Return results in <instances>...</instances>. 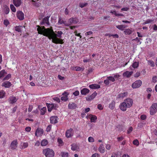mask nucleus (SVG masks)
I'll use <instances>...</instances> for the list:
<instances>
[{
    "instance_id": "obj_43",
    "label": "nucleus",
    "mask_w": 157,
    "mask_h": 157,
    "mask_svg": "<svg viewBox=\"0 0 157 157\" xmlns=\"http://www.w3.org/2000/svg\"><path fill=\"white\" fill-rule=\"evenodd\" d=\"M68 23H67V24H70L69 25H71V24L72 23H74L75 22L74 19L73 18H71L68 21Z\"/></svg>"
},
{
    "instance_id": "obj_2",
    "label": "nucleus",
    "mask_w": 157,
    "mask_h": 157,
    "mask_svg": "<svg viewBox=\"0 0 157 157\" xmlns=\"http://www.w3.org/2000/svg\"><path fill=\"white\" fill-rule=\"evenodd\" d=\"M43 153L46 157H54L55 154L53 150L49 148L44 149Z\"/></svg>"
},
{
    "instance_id": "obj_64",
    "label": "nucleus",
    "mask_w": 157,
    "mask_h": 157,
    "mask_svg": "<svg viewBox=\"0 0 157 157\" xmlns=\"http://www.w3.org/2000/svg\"><path fill=\"white\" fill-rule=\"evenodd\" d=\"M92 33H93V32L92 31H90L88 32H86L85 33V35L86 36H87V35H90L91 34H92Z\"/></svg>"
},
{
    "instance_id": "obj_17",
    "label": "nucleus",
    "mask_w": 157,
    "mask_h": 157,
    "mask_svg": "<svg viewBox=\"0 0 157 157\" xmlns=\"http://www.w3.org/2000/svg\"><path fill=\"white\" fill-rule=\"evenodd\" d=\"M77 105L75 103L70 102L68 105V108L70 109H75Z\"/></svg>"
},
{
    "instance_id": "obj_55",
    "label": "nucleus",
    "mask_w": 157,
    "mask_h": 157,
    "mask_svg": "<svg viewBox=\"0 0 157 157\" xmlns=\"http://www.w3.org/2000/svg\"><path fill=\"white\" fill-rule=\"evenodd\" d=\"M152 82H157V76H154L153 77L152 79Z\"/></svg>"
},
{
    "instance_id": "obj_63",
    "label": "nucleus",
    "mask_w": 157,
    "mask_h": 157,
    "mask_svg": "<svg viewBox=\"0 0 157 157\" xmlns=\"http://www.w3.org/2000/svg\"><path fill=\"white\" fill-rule=\"evenodd\" d=\"M31 128L29 127H27L25 128V130L27 132H30L31 130Z\"/></svg>"
},
{
    "instance_id": "obj_14",
    "label": "nucleus",
    "mask_w": 157,
    "mask_h": 157,
    "mask_svg": "<svg viewBox=\"0 0 157 157\" xmlns=\"http://www.w3.org/2000/svg\"><path fill=\"white\" fill-rule=\"evenodd\" d=\"M58 118L56 116H52L50 119V122L52 124H56L58 122Z\"/></svg>"
},
{
    "instance_id": "obj_60",
    "label": "nucleus",
    "mask_w": 157,
    "mask_h": 157,
    "mask_svg": "<svg viewBox=\"0 0 157 157\" xmlns=\"http://www.w3.org/2000/svg\"><path fill=\"white\" fill-rule=\"evenodd\" d=\"M33 109V107L32 105H30L29 106V107L28 109V111L30 112L32 111Z\"/></svg>"
},
{
    "instance_id": "obj_32",
    "label": "nucleus",
    "mask_w": 157,
    "mask_h": 157,
    "mask_svg": "<svg viewBox=\"0 0 157 157\" xmlns=\"http://www.w3.org/2000/svg\"><path fill=\"white\" fill-rule=\"evenodd\" d=\"M6 93L3 90H0V98H3L5 96Z\"/></svg>"
},
{
    "instance_id": "obj_7",
    "label": "nucleus",
    "mask_w": 157,
    "mask_h": 157,
    "mask_svg": "<svg viewBox=\"0 0 157 157\" xmlns=\"http://www.w3.org/2000/svg\"><path fill=\"white\" fill-rule=\"evenodd\" d=\"M119 107L120 109L123 111H126L128 108H129L124 101L120 104Z\"/></svg>"
},
{
    "instance_id": "obj_57",
    "label": "nucleus",
    "mask_w": 157,
    "mask_h": 157,
    "mask_svg": "<svg viewBox=\"0 0 157 157\" xmlns=\"http://www.w3.org/2000/svg\"><path fill=\"white\" fill-rule=\"evenodd\" d=\"M76 71H80L82 70V68L79 67H75Z\"/></svg>"
},
{
    "instance_id": "obj_50",
    "label": "nucleus",
    "mask_w": 157,
    "mask_h": 157,
    "mask_svg": "<svg viewBox=\"0 0 157 157\" xmlns=\"http://www.w3.org/2000/svg\"><path fill=\"white\" fill-rule=\"evenodd\" d=\"M53 99L55 101H56L58 102H60V99L57 97H54L53 98Z\"/></svg>"
},
{
    "instance_id": "obj_47",
    "label": "nucleus",
    "mask_w": 157,
    "mask_h": 157,
    "mask_svg": "<svg viewBox=\"0 0 157 157\" xmlns=\"http://www.w3.org/2000/svg\"><path fill=\"white\" fill-rule=\"evenodd\" d=\"M52 128V126L51 125H48L46 128V131L48 132L50 131Z\"/></svg>"
},
{
    "instance_id": "obj_24",
    "label": "nucleus",
    "mask_w": 157,
    "mask_h": 157,
    "mask_svg": "<svg viewBox=\"0 0 157 157\" xmlns=\"http://www.w3.org/2000/svg\"><path fill=\"white\" fill-rule=\"evenodd\" d=\"M9 100L10 103L13 104L17 101V98L15 97L10 96L9 98Z\"/></svg>"
},
{
    "instance_id": "obj_21",
    "label": "nucleus",
    "mask_w": 157,
    "mask_h": 157,
    "mask_svg": "<svg viewBox=\"0 0 157 157\" xmlns=\"http://www.w3.org/2000/svg\"><path fill=\"white\" fill-rule=\"evenodd\" d=\"M90 92V90L86 88H84L81 91V93L82 95H86Z\"/></svg>"
},
{
    "instance_id": "obj_53",
    "label": "nucleus",
    "mask_w": 157,
    "mask_h": 157,
    "mask_svg": "<svg viewBox=\"0 0 157 157\" xmlns=\"http://www.w3.org/2000/svg\"><path fill=\"white\" fill-rule=\"evenodd\" d=\"M140 72H137L134 74V77L136 78H137L140 76Z\"/></svg>"
},
{
    "instance_id": "obj_58",
    "label": "nucleus",
    "mask_w": 157,
    "mask_h": 157,
    "mask_svg": "<svg viewBox=\"0 0 157 157\" xmlns=\"http://www.w3.org/2000/svg\"><path fill=\"white\" fill-rule=\"evenodd\" d=\"M91 157H100V156L98 154L96 153L93 154Z\"/></svg>"
},
{
    "instance_id": "obj_4",
    "label": "nucleus",
    "mask_w": 157,
    "mask_h": 157,
    "mask_svg": "<svg viewBox=\"0 0 157 157\" xmlns=\"http://www.w3.org/2000/svg\"><path fill=\"white\" fill-rule=\"evenodd\" d=\"M124 101L126 103L128 106L130 108L132 105L133 103V101L132 99L128 98L124 100Z\"/></svg>"
},
{
    "instance_id": "obj_9",
    "label": "nucleus",
    "mask_w": 157,
    "mask_h": 157,
    "mask_svg": "<svg viewBox=\"0 0 157 157\" xmlns=\"http://www.w3.org/2000/svg\"><path fill=\"white\" fill-rule=\"evenodd\" d=\"M74 134V131L73 129L70 128L67 130L66 132V136L67 138H69L73 136Z\"/></svg>"
},
{
    "instance_id": "obj_16",
    "label": "nucleus",
    "mask_w": 157,
    "mask_h": 157,
    "mask_svg": "<svg viewBox=\"0 0 157 157\" xmlns=\"http://www.w3.org/2000/svg\"><path fill=\"white\" fill-rule=\"evenodd\" d=\"M58 24L59 25L64 24L66 26H68L70 25L69 24H67L66 21H64L61 17H59Z\"/></svg>"
},
{
    "instance_id": "obj_30",
    "label": "nucleus",
    "mask_w": 157,
    "mask_h": 157,
    "mask_svg": "<svg viewBox=\"0 0 157 157\" xmlns=\"http://www.w3.org/2000/svg\"><path fill=\"white\" fill-rule=\"evenodd\" d=\"M48 18L49 17H45L43 20L42 23V24L43 25V24L46 23L47 25H48Z\"/></svg>"
},
{
    "instance_id": "obj_41",
    "label": "nucleus",
    "mask_w": 157,
    "mask_h": 157,
    "mask_svg": "<svg viewBox=\"0 0 157 157\" xmlns=\"http://www.w3.org/2000/svg\"><path fill=\"white\" fill-rule=\"evenodd\" d=\"M61 99L62 101H66L68 100V98L66 96H63L61 98Z\"/></svg>"
},
{
    "instance_id": "obj_44",
    "label": "nucleus",
    "mask_w": 157,
    "mask_h": 157,
    "mask_svg": "<svg viewBox=\"0 0 157 157\" xmlns=\"http://www.w3.org/2000/svg\"><path fill=\"white\" fill-rule=\"evenodd\" d=\"M62 157H68V153L67 152H63L61 153Z\"/></svg>"
},
{
    "instance_id": "obj_5",
    "label": "nucleus",
    "mask_w": 157,
    "mask_h": 157,
    "mask_svg": "<svg viewBox=\"0 0 157 157\" xmlns=\"http://www.w3.org/2000/svg\"><path fill=\"white\" fill-rule=\"evenodd\" d=\"M107 78V79L104 81V83L106 85H109L110 83V82H113L115 80L114 77L113 76H108Z\"/></svg>"
},
{
    "instance_id": "obj_51",
    "label": "nucleus",
    "mask_w": 157,
    "mask_h": 157,
    "mask_svg": "<svg viewBox=\"0 0 157 157\" xmlns=\"http://www.w3.org/2000/svg\"><path fill=\"white\" fill-rule=\"evenodd\" d=\"M154 20L151 19H147L145 22V24H148L153 22L154 21Z\"/></svg>"
},
{
    "instance_id": "obj_36",
    "label": "nucleus",
    "mask_w": 157,
    "mask_h": 157,
    "mask_svg": "<svg viewBox=\"0 0 157 157\" xmlns=\"http://www.w3.org/2000/svg\"><path fill=\"white\" fill-rule=\"evenodd\" d=\"M46 111V108L44 107L41 109L40 114L42 115H44Z\"/></svg>"
},
{
    "instance_id": "obj_59",
    "label": "nucleus",
    "mask_w": 157,
    "mask_h": 157,
    "mask_svg": "<svg viewBox=\"0 0 157 157\" xmlns=\"http://www.w3.org/2000/svg\"><path fill=\"white\" fill-rule=\"evenodd\" d=\"M98 108L100 110H102L103 109V107L101 104H99L98 105Z\"/></svg>"
},
{
    "instance_id": "obj_37",
    "label": "nucleus",
    "mask_w": 157,
    "mask_h": 157,
    "mask_svg": "<svg viewBox=\"0 0 157 157\" xmlns=\"http://www.w3.org/2000/svg\"><path fill=\"white\" fill-rule=\"evenodd\" d=\"M5 13L6 14H8L10 12V9L7 6H5L4 8Z\"/></svg>"
},
{
    "instance_id": "obj_11",
    "label": "nucleus",
    "mask_w": 157,
    "mask_h": 157,
    "mask_svg": "<svg viewBox=\"0 0 157 157\" xmlns=\"http://www.w3.org/2000/svg\"><path fill=\"white\" fill-rule=\"evenodd\" d=\"M86 118L88 119H90V120L91 122H95L97 119V117L95 115H93L91 114H89L87 115Z\"/></svg>"
},
{
    "instance_id": "obj_22",
    "label": "nucleus",
    "mask_w": 157,
    "mask_h": 157,
    "mask_svg": "<svg viewBox=\"0 0 157 157\" xmlns=\"http://www.w3.org/2000/svg\"><path fill=\"white\" fill-rule=\"evenodd\" d=\"M13 2L14 5L17 7L19 6L21 3V0H13Z\"/></svg>"
},
{
    "instance_id": "obj_6",
    "label": "nucleus",
    "mask_w": 157,
    "mask_h": 157,
    "mask_svg": "<svg viewBox=\"0 0 157 157\" xmlns=\"http://www.w3.org/2000/svg\"><path fill=\"white\" fill-rule=\"evenodd\" d=\"M142 82L140 80H138L134 82L132 85L133 88H136L140 87L141 85Z\"/></svg>"
},
{
    "instance_id": "obj_54",
    "label": "nucleus",
    "mask_w": 157,
    "mask_h": 157,
    "mask_svg": "<svg viewBox=\"0 0 157 157\" xmlns=\"http://www.w3.org/2000/svg\"><path fill=\"white\" fill-rule=\"evenodd\" d=\"M88 141L90 142H93L94 141V139L91 137H89L88 139Z\"/></svg>"
},
{
    "instance_id": "obj_34",
    "label": "nucleus",
    "mask_w": 157,
    "mask_h": 157,
    "mask_svg": "<svg viewBox=\"0 0 157 157\" xmlns=\"http://www.w3.org/2000/svg\"><path fill=\"white\" fill-rule=\"evenodd\" d=\"M115 103L113 101H112L109 105V107L111 109H113L114 107Z\"/></svg>"
},
{
    "instance_id": "obj_26",
    "label": "nucleus",
    "mask_w": 157,
    "mask_h": 157,
    "mask_svg": "<svg viewBox=\"0 0 157 157\" xmlns=\"http://www.w3.org/2000/svg\"><path fill=\"white\" fill-rule=\"evenodd\" d=\"M98 150L99 152L102 153H104L105 151V148L103 144L100 145L98 148Z\"/></svg>"
},
{
    "instance_id": "obj_27",
    "label": "nucleus",
    "mask_w": 157,
    "mask_h": 157,
    "mask_svg": "<svg viewBox=\"0 0 157 157\" xmlns=\"http://www.w3.org/2000/svg\"><path fill=\"white\" fill-rule=\"evenodd\" d=\"M139 65V62H134L132 64V65L130 67V68L131 69H132V67H133L134 69H135L136 68H137Z\"/></svg>"
},
{
    "instance_id": "obj_1",
    "label": "nucleus",
    "mask_w": 157,
    "mask_h": 157,
    "mask_svg": "<svg viewBox=\"0 0 157 157\" xmlns=\"http://www.w3.org/2000/svg\"><path fill=\"white\" fill-rule=\"evenodd\" d=\"M38 28L37 30L38 33L42 34L44 36L48 37L49 39H52V42L55 44H63V40L60 39L62 38L63 32L61 31H58L57 34L55 33L52 29L49 28L45 29L44 26L40 27L37 25Z\"/></svg>"
},
{
    "instance_id": "obj_3",
    "label": "nucleus",
    "mask_w": 157,
    "mask_h": 157,
    "mask_svg": "<svg viewBox=\"0 0 157 157\" xmlns=\"http://www.w3.org/2000/svg\"><path fill=\"white\" fill-rule=\"evenodd\" d=\"M157 112V104H152L150 108V114L151 115L154 114Z\"/></svg>"
},
{
    "instance_id": "obj_8",
    "label": "nucleus",
    "mask_w": 157,
    "mask_h": 157,
    "mask_svg": "<svg viewBox=\"0 0 157 157\" xmlns=\"http://www.w3.org/2000/svg\"><path fill=\"white\" fill-rule=\"evenodd\" d=\"M44 133L43 129L41 128H37L35 134L36 136H41Z\"/></svg>"
},
{
    "instance_id": "obj_13",
    "label": "nucleus",
    "mask_w": 157,
    "mask_h": 157,
    "mask_svg": "<svg viewBox=\"0 0 157 157\" xmlns=\"http://www.w3.org/2000/svg\"><path fill=\"white\" fill-rule=\"evenodd\" d=\"M17 140L13 141L10 144V147L12 149H15L17 147Z\"/></svg>"
},
{
    "instance_id": "obj_31",
    "label": "nucleus",
    "mask_w": 157,
    "mask_h": 157,
    "mask_svg": "<svg viewBox=\"0 0 157 157\" xmlns=\"http://www.w3.org/2000/svg\"><path fill=\"white\" fill-rule=\"evenodd\" d=\"M124 32L125 34L130 35L132 33V31L129 29H126L124 31Z\"/></svg>"
},
{
    "instance_id": "obj_10",
    "label": "nucleus",
    "mask_w": 157,
    "mask_h": 157,
    "mask_svg": "<svg viewBox=\"0 0 157 157\" xmlns=\"http://www.w3.org/2000/svg\"><path fill=\"white\" fill-rule=\"evenodd\" d=\"M17 16L18 18L21 21L23 20L24 18V13L20 11L17 12Z\"/></svg>"
},
{
    "instance_id": "obj_45",
    "label": "nucleus",
    "mask_w": 157,
    "mask_h": 157,
    "mask_svg": "<svg viewBox=\"0 0 157 157\" xmlns=\"http://www.w3.org/2000/svg\"><path fill=\"white\" fill-rule=\"evenodd\" d=\"M11 75L10 74L7 75L4 78V80H8L11 78Z\"/></svg>"
},
{
    "instance_id": "obj_40",
    "label": "nucleus",
    "mask_w": 157,
    "mask_h": 157,
    "mask_svg": "<svg viewBox=\"0 0 157 157\" xmlns=\"http://www.w3.org/2000/svg\"><path fill=\"white\" fill-rule=\"evenodd\" d=\"M88 4L87 3H82L79 4V6L82 8L86 6Z\"/></svg>"
},
{
    "instance_id": "obj_48",
    "label": "nucleus",
    "mask_w": 157,
    "mask_h": 157,
    "mask_svg": "<svg viewBox=\"0 0 157 157\" xmlns=\"http://www.w3.org/2000/svg\"><path fill=\"white\" fill-rule=\"evenodd\" d=\"M133 144L136 146H138L139 144V142L137 140H134L133 142Z\"/></svg>"
},
{
    "instance_id": "obj_18",
    "label": "nucleus",
    "mask_w": 157,
    "mask_h": 157,
    "mask_svg": "<svg viewBox=\"0 0 157 157\" xmlns=\"http://www.w3.org/2000/svg\"><path fill=\"white\" fill-rule=\"evenodd\" d=\"M128 95V93L127 92H124L123 93H121L117 96V98H124L126 97Z\"/></svg>"
},
{
    "instance_id": "obj_28",
    "label": "nucleus",
    "mask_w": 157,
    "mask_h": 157,
    "mask_svg": "<svg viewBox=\"0 0 157 157\" xmlns=\"http://www.w3.org/2000/svg\"><path fill=\"white\" fill-rule=\"evenodd\" d=\"M79 149V147L76 144H73L71 145V149L73 151L78 150Z\"/></svg>"
},
{
    "instance_id": "obj_35",
    "label": "nucleus",
    "mask_w": 157,
    "mask_h": 157,
    "mask_svg": "<svg viewBox=\"0 0 157 157\" xmlns=\"http://www.w3.org/2000/svg\"><path fill=\"white\" fill-rule=\"evenodd\" d=\"M148 65H150L151 67H154L155 66L154 62L151 60H148L147 61Z\"/></svg>"
},
{
    "instance_id": "obj_33",
    "label": "nucleus",
    "mask_w": 157,
    "mask_h": 157,
    "mask_svg": "<svg viewBox=\"0 0 157 157\" xmlns=\"http://www.w3.org/2000/svg\"><path fill=\"white\" fill-rule=\"evenodd\" d=\"M48 143V142L46 140H43L41 143V145L42 146L46 145Z\"/></svg>"
},
{
    "instance_id": "obj_20",
    "label": "nucleus",
    "mask_w": 157,
    "mask_h": 157,
    "mask_svg": "<svg viewBox=\"0 0 157 157\" xmlns=\"http://www.w3.org/2000/svg\"><path fill=\"white\" fill-rule=\"evenodd\" d=\"M133 71L129 72L128 71H126L123 74V76L124 77H126L127 78L130 77L133 74Z\"/></svg>"
},
{
    "instance_id": "obj_15",
    "label": "nucleus",
    "mask_w": 157,
    "mask_h": 157,
    "mask_svg": "<svg viewBox=\"0 0 157 157\" xmlns=\"http://www.w3.org/2000/svg\"><path fill=\"white\" fill-rule=\"evenodd\" d=\"M11 85L12 84L9 81H5L2 83V86L5 88H9L10 87Z\"/></svg>"
},
{
    "instance_id": "obj_39",
    "label": "nucleus",
    "mask_w": 157,
    "mask_h": 157,
    "mask_svg": "<svg viewBox=\"0 0 157 157\" xmlns=\"http://www.w3.org/2000/svg\"><path fill=\"white\" fill-rule=\"evenodd\" d=\"M5 70H3L0 72V78L4 76L5 74Z\"/></svg>"
},
{
    "instance_id": "obj_52",
    "label": "nucleus",
    "mask_w": 157,
    "mask_h": 157,
    "mask_svg": "<svg viewBox=\"0 0 157 157\" xmlns=\"http://www.w3.org/2000/svg\"><path fill=\"white\" fill-rule=\"evenodd\" d=\"M120 75L118 73H116L113 75V77L115 78L118 79L120 77Z\"/></svg>"
},
{
    "instance_id": "obj_56",
    "label": "nucleus",
    "mask_w": 157,
    "mask_h": 157,
    "mask_svg": "<svg viewBox=\"0 0 157 157\" xmlns=\"http://www.w3.org/2000/svg\"><path fill=\"white\" fill-rule=\"evenodd\" d=\"M79 92L78 90L75 91V92L73 93V94L75 96H78L79 94Z\"/></svg>"
},
{
    "instance_id": "obj_42",
    "label": "nucleus",
    "mask_w": 157,
    "mask_h": 157,
    "mask_svg": "<svg viewBox=\"0 0 157 157\" xmlns=\"http://www.w3.org/2000/svg\"><path fill=\"white\" fill-rule=\"evenodd\" d=\"M15 30L16 31H17L18 32H21V26H16L15 27Z\"/></svg>"
},
{
    "instance_id": "obj_12",
    "label": "nucleus",
    "mask_w": 157,
    "mask_h": 157,
    "mask_svg": "<svg viewBox=\"0 0 157 157\" xmlns=\"http://www.w3.org/2000/svg\"><path fill=\"white\" fill-rule=\"evenodd\" d=\"M97 95V93L96 92L93 93L91 95L88 96L86 98V99L87 101H90L93 99Z\"/></svg>"
},
{
    "instance_id": "obj_62",
    "label": "nucleus",
    "mask_w": 157,
    "mask_h": 157,
    "mask_svg": "<svg viewBox=\"0 0 157 157\" xmlns=\"http://www.w3.org/2000/svg\"><path fill=\"white\" fill-rule=\"evenodd\" d=\"M146 116L145 115H142L140 117L141 119L142 120H144L146 118Z\"/></svg>"
},
{
    "instance_id": "obj_49",
    "label": "nucleus",
    "mask_w": 157,
    "mask_h": 157,
    "mask_svg": "<svg viewBox=\"0 0 157 157\" xmlns=\"http://www.w3.org/2000/svg\"><path fill=\"white\" fill-rule=\"evenodd\" d=\"M22 148H25L28 147V144L27 143H24L22 144Z\"/></svg>"
},
{
    "instance_id": "obj_23",
    "label": "nucleus",
    "mask_w": 157,
    "mask_h": 157,
    "mask_svg": "<svg viewBox=\"0 0 157 157\" xmlns=\"http://www.w3.org/2000/svg\"><path fill=\"white\" fill-rule=\"evenodd\" d=\"M110 13L115 15L117 17H122L124 16V15L123 14L117 13L116 11L113 10H111L110 11Z\"/></svg>"
},
{
    "instance_id": "obj_29",
    "label": "nucleus",
    "mask_w": 157,
    "mask_h": 157,
    "mask_svg": "<svg viewBox=\"0 0 157 157\" xmlns=\"http://www.w3.org/2000/svg\"><path fill=\"white\" fill-rule=\"evenodd\" d=\"M116 27L119 30L121 31H123L124 30V28H125L126 26L125 25H117Z\"/></svg>"
},
{
    "instance_id": "obj_38",
    "label": "nucleus",
    "mask_w": 157,
    "mask_h": 157,
    "mask_svg": "<svg viewBox=\"0 0 157 157\" xmlns=\"http://www.w3.org/2000/svg\"><path fill=\"white\" fill-rule=\"evenodd\" d=\"M10 7L11 10L14 12H16V10L15 7L12 4H11L10 5Z\"/></svg>"
},
{
    "instance_id": "obj_61",
    "label": "nucleus",
    "mask_w": 157,
    "mask_h": 157,
    "mask_svg": "<svg viewBox=\"0 0 157 157\" xmlns=\"http://www.w3.org/2000/svg\"><path fill=\"white\" fill-rule=\"evenodd\" d=\"M133 129L132 127H130L127 130V132L128 133H130L132 131Z\"/></svg>"
},
{
    "instance_id": "obj_46",
    "label": "nucleus",
    "mask_w": 157,
    "mask_h": 157,
    "mask_svg": "<svg viewBox=\"0 0 157 157\" xmlns=\"http://www.w3.org/2000/svg\"><path fill=\"white\" fill-rule=\"evenodd\" d=\"M3 23L6 26H7L9 24V22L8 20H5L4 21Z\"/></svg>"
},
{
    "instance_id": "obj_19",
    "label": "nucleus",
    "mask_w": 157,
    "mask_h": 157,
    "mask_svg": "<svg viewBox=\"0 0 157 157\" xmlns=\"http://www.w3.org/2000/svg\"><path fill=\"white\" fill-rule=\"evenodd\" d=\"M46 105L48 107V111L50 112H51L54 107V105L52 104H48V103H46Z\"/></svg>"
},
{
    "instance_id": "obj_25",
    "label": "nucleus",
    "mask_w": 157,
    "mask_h": 157,
    "mask_svg": "<svg viewBox=\"0 0 157 157\" xmlns=\"http://www.w3.org/2000/svg\"><path fill=\"white\" fill-rule=\"evenodd\" d=\"M89 87L90 88L92 89H97L100 88V86L99 85L95 84L90 85Z\"/></svg>"
}]
</instances>
